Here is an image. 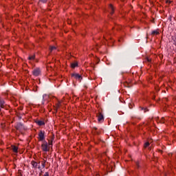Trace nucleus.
Returning <instances> with one entry per match:
<instances>
[{
  "mask_svg": "<svg viewBox=\"0 0 176 176\" xmlns=\"http://www.w3.org/2000/svg\"><path fill=\"white\" fill-rule=\"evenodd\" d=\"M72 77L74 78V79H76V80H78L80 82H82V79H83V77H82V75H80L78 73H73V74H72Z\"/></svg>",
  "mask_w": 176,
  "mask_h": 176,
  "instance_id": "obj_1",
  "label": "nucleus"
},
{
  "mask_svg": "<svg viewBox=\"0 0 176 176\" xmlns=\"http://www.w3.org/2000/svg\"><path fill=\"white\" fill-rule=\"evenodd\" d=\"M32 74L34 76H39L41 75V69L36 67V69H33Z\"/></svg>",
  "mask_w": 176,
  "mask_h": 176,
  "instance_id": "obj_2",
  "label": "nucleus"
},
{
  "mask_svg": "<svg viewBox=\"0 0 176 176\" xmlns=\"http://www.w3.org/2000/svg\"><path fill=\"white\" fill-rule=\"evenodd\" d=\"M41 148L44 152H47L49 149L47 148V142L43 141V144L41 145Z\"/></svg>",
  "mask_w": 176,
  "mask_h": 176,
  "instance_id": "obj_3",
  "label": "nucleus"
},
{
  "mask_svg": "<svg viewBox=\"0 0 176 176\" xmlns=\"http://www.w3.org/2000/svg\"><path fill=\"white\" fill-rule=\"evenodd\" d=\"M97 118H98V121L100 122V123H102V122H104V115H102V113H99L97 115Z\"/></svg>",
  "mask_w": 176,
  "mask_h": 176,
  "instance_id": "obj_4",
  "label": "nucleus"
},
{
  "mask_svg": "<svg viewBox=\"0 0 176 176\" xmlns=\"http://www.w3.org/2000/svg\"><path fill=\"white\" fill-rule=\"evenodd\" d=\"M34 122L38 126H45V121L43 120H35Z\"/></svg>",
  "mask_w": 176,
  "mask_h": 176,
  "instance_id": "obj_5",
  "label": "nucleus"
},
{
  "mask_svg": "<svg viewBox=\"0 0 176 176\" xmlns=\"http://www.w3.org/2000/svg\"><path fill=\"white\" fill-rule=\"evenodd\" d=\"M16 130H22V129H24V125L19 122V123H17L16 125Z\"/></svg>",
  "mask_w": 176,
  "mask_h": 176,
  "instance_id": "obj_6",
  "label": "nucleus"
},
{
  "mask_svg": "<svg viewBox=\"0 0 176 176\" xmlns=\"http://www.w3.org/2000/svg\"><path fill=\"white\" fill-rule=\"evenodd\" d=\"M54 140V135L52 134L50 136V139L48 140V145L49 146L53 145V140Z\"/></svg>",
  "mask_w": 176,
  "mask_h": 176,
  "instance_id": "obj_7",
  "label": "nucleus"
},
{
  "mask_svg": "<svg viewBox=\"0 0 176 176\" xmlns=\"http://www.w3.org/2000/svg\"><path fill=\"white\" fill-rule=\"evenodd\" d=\"M38 140H39V141H44V140H45V133H40L38 134Z\"/></svg>",
  "mask_w": 176,
  "mask_h": 176,
  "instance_id": "obj_8",
  "label": "nucleus"
},
{
  "mask_svg": "<svg viewBox=\"0 0 176 176\" xmlns=\"http://www.w3.org/2000/svg\"><path fill=\"white\" fill-rule=\"evenodd\" d=\"M2 108H5V100L0 99V111Z\"/></svg>",
  "mask_w": 176,
  "mask_h": 176,
  "instance_id": "obj_9",
  "label": "nucleus"
},
{
  "mask_svg": "<svg viewBox=\"0 0 176 176\" xmlns=\"http://www.w3.org/2000/svg\"><path fill=\"white\" fill-rule=\"evenodd\" d=\"M31 164L34 168H36V167H38V163L35 161H32Z\"/></svg>",
  "mask_w": 176,
  "mask_h": 176,
  "instance_id": "obj_10",
  "label": "nucleus"
},
{
  "mask_svg": "<svg viewBox=\"0 0 176 176\" xmlns=\"http://www.w3.org/2000/svg\"><path fill=\"white\" fill-rule=\"evenodd\" d=\"M12 151L15 153H17L19 152V148L16 146H12Z\"/></svg>",
  "mask_w": 176,
  "mask_h": 176,
  "instance_id": "obj_11",
  "label": "nucleus"
},
{
  "mask_svg": "<svg viewBox=\"0 0 176 176\" xmlns=\"http://www.w3.org/2000/svg\"><path fill=\"white\" fill-rule=\"evenodd\" d=\"M140 109H141V111H144V113H146V112H149V109H148V108H146V107H140Z\"/></svg>",
  "mask_w": 176,
  "mask_h": 176,
  "instance_id": "obj_12",
  "label": "nucleus"
},
{
  "mask_svg": "<svg viewBox=\"0 0 176 176\" xmlns=\"http://www.w3.org/2000/svg\"><path fill=\"white\" fill-rule=\"evenodd\" d=\"M71 67L72 68H76V67H78V63H71Z\"/></svg>",
  "mask_w": 176,
  "mask_h": 176,
  "instance_id": "obj_13",
  "label": "nucleus"
},
{
  "mask_svg": "<svg viewBox=\"0 0 176 176\" xmlns=\"http://www.w3.org/2000/svg\"><path fill=\"white\" fill-rule=\"evenodd\" d=\"M159 32L157 30H153L152 32H151V35H159Z\"/></svg>",
  "mask_w": 176,
  "mask_h": 176,
  "instance_id": "obj_14",
  "label": "nucleus"
},
{
  "mask_svg": "<svg viewBox=\"0 0 176 176\" xmlns=\"http://www.w3.org/2000/svg\"><path fill=\"white\" fill-rule=\"evenodd\" d=\"M155 120H157V123H164V118H162L160 120H157V118H155Z\"/></svg>",
  "mask_w": 176,
  "mask_h": 176,
  "instance_id": "obj_15",
  "label": "nucleus"
},
{
  "mask_svg": "<svg viewBox=\"0 0 176 176\" xmlns=\"http://www.w3.org/2000/svg\"><path fill=\"white\" fill-rule=\"evenodd\" d=\"M109 8L111 10V14H113V6H112V4L109 5Z\"/></svg>",
  "mask_w": 176,
  "mask_h": 176,
  "instance_id": "obj_16",
  "label": "nucleus"
},
{
  "mask_svg": "<svg viewBox=\"0 0 176 176\" xmlns=\"http://www.w3.org/2000/svg\"><path fill=\"white\" fill-rule=\"evenodd\" d=\"M28 60H35V54L30 56Z\"/></svg>",
  "mask_w": 176,
  "mask_h": 176,
  "instance_id": "obj_17",
  "label": "nucleus"
},
{
  "mask_svg": "<svg viewBox=\"0 0 176 176\" xmlns=\"http://www.w3.org/2000/svg\"><path fill=\"white\" fill-rule=\"evenodd\" d=\"M172 39L173 41V45H175V46H176V36H173Z\"/></svg>",
  "mask_w": 176,
  "mask_h": 176,
  "instance_id": "obj_18",
  "label": "nucleus"
},
{
  "mask_svg": "<svg viewBox=\"0 0 176 176\" xmlns=\"http://www.w3.org/2000/svg\"><path fill=\"white\" fill-rule=\"evenodd\" d=\"M45 97H47V96L46 94L43 95V101H42V104H45Z\"/></svg>",
  "mask_w": 176,
  "mask_h": 176,
  "instance_id": "obj_19",
  "label": "nucleus"
},
{
  "mask_svg": "<svg viewBox=\"0 0 176 176\" xmlns=\"http://www.w3.org/2000/svg\"><path fill=\"white\" fill-rule=\"evenodd\" d=\"M41 3H46L47 2V0H38Z\"/></svg>",
  "mask_w": 176,
  "mask_h": 176,
  "instance_id": "obj_20",
  "label": "nucleus"
},
{
  "mask_svg": "<svg viewBox=\"0 0 176 176\" xmlns=\"http://www.w3.org/2000/svg\"><path fill=\"white\" fill-rule=\"evenodd\" d=\"M56 47L52 46V47H50V52H53V50H56Z\"/></svg>",
  "mask_w": 176,
  "mask_h": 176,
  "instance_id": "obj_21",
  "label": "nucleus"
},
{
  "mask_svg": "<svg viewBox=\"0 0 176 176\" xmlns=\"http://www.w3.org/2000/svg\"><path fill=\"white\" fill-rule=\"evenodd\" d=\"M150 145V144H149V142H146L145 144H144V148H148V146Z\"/></svg>",
  "mask_w": 176,
  "mask_h": 176,
  "instance_id": "obj_22",
  "label": "nucleus"
},
{
  "mask_svg": "<svg viewBox=\"0 0 176 176\" xmlns=\"http://www.w3.org/2000/svg\"><path fill=\"white\" fill-rule=\"evenodd\" d=\"M60 102H58V103L56 104L57 108H60Z\"/></svg>",
  "mask_w": 176,
  "mask_h": 176,
  "instance_id": "obj_23",
  "label": "nucleus"
},
{
  "mask_svg": "<svg viewBox=\"0 0 176 176\" xmlns=\"http://www.w3.org/2000/svg\"><path fill=\"white\" fill-rule=\"evenodd\" d=\"M43 176H50L49 172H45Z\"/></svg>",
  "mask_w": 176,
  "mask_h": 176,
  "instance_id": "obj_24",
  "label": "nucleus"
},
{
  "mask_svg": "<svg viewBox=\"0 0 176 176\" xmlns=\"http://www.w3.org/2000/svg\"><path fill=\"white\" fill-rule=\"evenodd\" d=\"M84 87H85V89H87V84H85Z\"/></svg>",
  "mask_w": 176,
  "mask_h": 176,
  "instance_id": "obj_25",
  "label": "nucleus"
},
{
  "mask_svg": "<svg viewBox=\"0 0 176 176\" xmlns=\"http://www.w3.org/2000/svg\"><path fill=\"white\" fill-rule=\"evenodd\" d=\"M42 166H43V168H45V163H43Z\"/></svg>",
  "mask_w": 176,
  "mask_h": 176,
  "instance_id": "obj_26",
  "label": "nucleus"
},
{
  "mask_svg": "<svg viewBox=\"0 0 176 176\" xmlns=\"http://www.w3.org/2000/svg\"><path fill=\"white\" fill-rule=\"evenodd\" d=\"M147 61L151 62V60L149 58H147Z\"/></svg>",
  "mask_w": 176,
  "mask_h": 176,
  "instance_id": "obj_27",
  "label": "nucleus"
},
{
  "mask_svg": "<svg viewBox=\"0 0 176 176\" xmlns=\"http://www.w3.org/2000/svg\"><path fill=\"white\" fill-rule=\"evenodd\" d=\"M129 108L131 109V107L129 106Z\"/></svg>",
  "mask_w": 176,
  "mask_h": 176,
  "instance_id": "obj_28",
  "label": "nucleus"
}]
</instances>
